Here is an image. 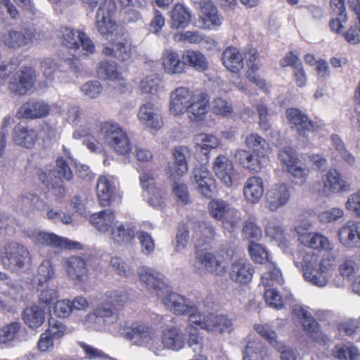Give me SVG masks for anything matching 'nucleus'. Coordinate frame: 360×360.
<instances>
[{"label": "nucleus", "mask_w": 360, "mask_h": 360, "mask_svg": "<svg viewBox=\"0 0 360 360\" xmlns=\"http://www.w3.org/2000/svg\"><path fill=\"white\" fill-rule=\"evenodd\" d=\"M82 322L84 326L94 328L104 326L110 332L120 334L134 345L141 347L148 345V339L155 331L152 326L144 322H134L129 327H127L124 322L120 321L117 313L104 305H98L92 312L86 315Z\"/></svg>", "instance_id": "obj_1"}, {"label": "nucleus", "mask_w": 360, "mask_h": 360, "mask_svg": "<svg viewBox=\"0 0 360 360\" xmlns=\"http://www.w3.org/2000/svg\"><path fill=\"white\" fill-rule=\"evenodd\" d=\"M335 256L324 255L321 259L314 253H305L301 263L304 279L310 284L323 288L329 281V271L334 266Z\"/></svg>", "instance_id": "obj_2"}, {"label": "nucleus", "mask_w": 360, "mask_h": 360, "mask_svg": "<svg viewBox=\"0 0 360 360\" xmlns=\"http://www.w3.org/2000/svg\"><path fill=\"white\" fill-rule=\"evenodd\" d=\"M117 6L114 0H103L99 4L96 14V27L106 40L118 38L124 32L112 20Z\"/></svg>", "instance_id": "obj_3"}, {"label": "nucleus", "mask_w": 360, "mask_h": 360, "mask_svg": "<svg viewBox=\"0 0 360 360\" xmlns=\"http://www.w3.org/2000/svg\"><path fill=\"white\" fill-rule=\"evenodd\" d=\"M100 134L108 146L120 155H126L131 150L127 132L117 124L110 122L101 123Z\"/></svg>", "instance_id": "obj_4"}, {"label": "nucleus", "mask_w": 360, "mask_h": 360, "mask_svg": "<svg viewBox=\"0 0 360 360\" xmlns=\"http://www.w3.org/2000/svg\"><path fill=\"white\" fill-rule=\"evenodd\" d=\"M61 34L63 45L72 51V55L74 57H80V54L77 53L80 47H82V51H84L83 55H88L94 52L95 46L85 33L65 27L62 28Z\"/></svg>", "instance_id": "obj_5"}, {"label": "nucleus", "mask_w": 360, "mask_h": 360, "mask_svg": "<svg viewBox=\"0 0 360 360\" xmlns=\"http://www.w3.org/2000/svg\"><path fill=\"white\" fill-rule=\"evenodd\" d=\"M31 261L28 249L16 243H10L5 248V255L1 257L4 267L13 271L27 267L30 265Z\"/></svg>", "instance_id": "obj_6"}, {"label": "nucleus", "mask_w": 360, "mask_h": 360, "mask_svg": "<svg viewBox=\"0 0 360 360\" xmlns=\"http://www.w3.org/2000/svg\"><path fill=\"white\" fill-rule=\"evenodd\" d=\"M26 234L35 245H41L53 248L76 249L79 245L59 236L53 233L44 231L37 229H27Z\"/></svg>", "instance_id": "obj_7"}, {"label": "nucleus", "mask_w": 360, "mask_h": 360, "mask_svg": "<svg viewBox=\"0 0 360 360\" xmlns=\"http://www.w3.org/2000/svg\"><path fill=\"white\" fill-rule=\"evenodd\" d=\"M193 266L196 271L200 272L201 269H205L216 276H223L227 271V266L224 264L221 257L201 249H197L195 252Z\"/></svg>", "instance_id": "obj_8"}, {"label": "nucleus", "mask_w": 360, "mask_h": 360, "mask_svg": "<svg viewBox=\"0 0 360 360\" xmlns=\"http://www.w3.org/2000/svg\"><path fill=\"white\" fill-rule=\"evenodd\" d=\"M39 34L30 29L11 30L0 34V40L4 46L12 49H19L37 40Z\"/></svg>", "instance_id": "obj_9"}, {"label": "nucleus", "mask_w": 360, "mask_h": 360, "mask_svg": "<svg viewBox=\"0 0 360 360\" xmlns=\"http://www.w3.org/2000/svg\"><path fill=\"white\" fill-rule=\"evenodd\" d=\"M160 299L168 310L177 316L188 314L195 308L194 302L179 293L170 291L169 288Z\"/></svg>", "instance_id": "obj_10"}, {"label": "nucleus", "mask_w": 360, "mask_h": 360, "mask_svg": "<svg viewBox=\"0 0 360 360\" xmlns=\"http://www.w3.org/2000/svg\"><path fill=\"white\" fill-rule=\"evenodd\" d=\"M37 72L32 67H22L11 78L9 89L17 94L25 95L36 82Z\"/></svg>", "instance_id": "obj_11"}, {"label": "nucleus", "mask_w": 360, "mask_h": 360, "mask_svg": "<svg viewBox=\"0 0 360 360\" xmlns=\"http://www.w3.org/2000/svg\"><path fill=\"white\" fill-rule=\"evenodd\" d=\"M138 273L141 282L149 291L155 292L158 297H161L167 292L168 285L160 272L151 268L143 267Z\"/></svg>", "instance_id": "obj_12"}, {"label": "nucleus", "mask_w": 360, "mask_h": 360, "mask_svg": "<svg viewBox=\"0 0 360 360\" xmlns=\"http://www.w3.org/2000/svg\"><path fill=\"white\" fill-rule=\"evenodd\" d=\"M110 46H105L103 49V53L107 56L113 57L120 61H127L132 56V44L130 37L123 32L118 38H113Z\"/></svg>", "instance_id": "obj_13"}, {"label": "nucleus", "mask_w": 360, "mask_h": 360, "mask_svg": "<svg viewBox=\"0 0 360 360\" xmlns=\"http://www.w3.org/2000/svg\"><path fill=\"white\" fill-rule=\"evenodd\" d=\"M290 196V188L288 184H274L266 194V207L271 212H276L289 202Z\"/></svg>", "instance_id": "obj_14"}, {"label": "nucleus", "mask_w": 360, "mask_h": 360, "mask_svg": "<svg viewBox=\"0 0 360 360\" xmlns=\"http://www.w3.org/2000/svg\"><path fill=\"white\" fill-rule=\"evenodd\" d=\"M96 191L99 202L103 207L120 202L122 198L112 177L101 176L97 181Z\"/></svg>", "instance_id": "obj_15"}, {"label": "nucleus", "mask_w": 360, "mask_h": 360, "mask_svg": "<svg viewBox=\"0 0 360 360\" xmlns=\"http://www.w3.org/2000/svg\"><path fill=\"white\" fill-rule=\"evenodd\" d=\"M255 330L264 339H266L270 345L280 352V358L281 360H297L298 352L290 347L285 346L282 342L277 340L276 333L269 328L268 325H255Z\"/></svg>", "instance_id": "obj_16"}, {"label": "nucleus", "mask_w": 360, "mask_h": 360, "mask_svg": "<svg viewBox=\"0 0 360 360\" xmlns=\"http://www.w3.org/2000/svg\"><path fill=\"white\" fill-rule=\"evenodd\" d=\"M6 274L0 273V307L4 309L8 299L18 301L23 298L24 290L19 281H8Z\"/></svg>", "instance_id": "obj_17"}, {"label": "nucleus", "mask_w": 360, "mask_h": 360, "mask_svg": "<svg viewBox=\"0 0 360 360\" xmlns=\"http://www.w3.org/2000/svg\"><path fill=\"white\" fill-rule=\"evenodd\" d=\"M338 240L348 249L360 246V222L349 220L340 227L338 231Z\"/></svg>", "instance_id": "obj_18"}, {"label": "nucleus", "mask_w": 360, "mask_h": 360, "mask_svg": "<svg viewBox=\"0 0 360 360\" xmlns=\"http://www.w3.org/2000/svg\"><path fill=\"white\" fill-rule=\"evenodd\" d=\"M350 185L340 178V174L336 170H329L322 178V184L318 189L320 195L329 196L333 193L348 191Z\"/></svg>", "instance_id": "obj_19"}, {"label": "nucleus", "mask_w": 360, "mask_h": 360, "mask_svg": "<svg viewBox=\"0 0 360 360\" xmlns=\"http://www.w3.org/2000/svg\"><path fill=\"white\" fill-rule=\"evenodd\" d=\"M295 312L301 319L304 330L310 338L321 344H326L328 342V336L321 331L319 323L307 310L300 307L295 309Z\"/></svg>", "instance_id": "obj_20"}, {"label": "nucleus", "mask_w": 360, "mask_h": 360, "mask_svg": "<svg viewBox=\"0 0 360 360\" xmlns=\"http://www.w3.org/2000/svg\"><path fill=\"white\" fill-rule=\"evenodd\" d=\"M191 238L195 243V248L199 249L204 244H208L214 238L215 231L211 223L205 221L189 222Z\"/></svg>", "instance_id": "obj_21"}, {"label": "nucleus", "mask_w": 360, "mask_h": 360, "mask_svg": "<svg viewBox=\"0 0 360 360\" xmlns=\"http://www.w3.org/2000/svg\"><path fill=\"white\" fill-rule=\"evenodd\" d=\"M138 117L146 127L159 129L162 127L160 110L151 102H146L139 107Z\"/></svg>", "instance_id": "obj_22"}, {"label": "nucleus", "mask_w": 360, "mask_h": 360, "mask_svg": "<svg viewBox=\"0 0 360 360\" xmlns=\"http://www.w3.org/2000/svg\"><path fill=\"white\" fill-rule=\"evenodd\" d=\"M200 20L205 29L213 30L222 24L223 18L217 13V8L210 0H202L200 2Z\"/></svg>", "instance_id": "obj_23"}, {"label": "nucleus", "mask_w": 360, "mask_h": 360, "mask_svg": "<svg viewBox=\"0 0 360 360\" xmlns=\"http://www.w3.org/2000/svg\"><path fill=\"white\" fill-rule=\"evenodd\" d=\"M254 269L244 258L235 260L231 266L229 276L231 281L240 284H247L251 281Z\"/></svg>", "instance_id": "obj_24"}, {"label": "nucleus", "mask_w": 360, "mask_h": 360, "mask_svg": "<svg viewBox=\"0 0 360 360\" xmlns=\"http://www.w3.org/2000/svg\"><path fill=\"white\" fill-rule=\"evenodd\" d=\"M204 330L217 334L230 333L234 329L233 320L226 315L208 314Z\"/></svg>", "instance_id": "obj_25"}, {"label": "nucleus", "mask_w": 360, "mask_h": 360, "mask_svg": "<svg viewBox=\"0 0 360 360\" xmlns=\"http://www.w3.org/2000/svg\"><path fill=\"white\" fill-rule=\"evenodd\" d=\"M286 116L292 127L295 128L301 136H305L307 132L314 131L315 128L314 123L297 108L287 110Z\"/></svg>", "instance_id": "obj_26"}, {"label": "nucleus", "mask_w": 360, "mask_h": 360, "mask_svg": "<svg viewBox=\"0 0 360 360\" xmlns=\"http://www.w3.org/2000/svg\"><path fill=\"white\" fill-rule=\"evenodd\" d=\"M194 95L186 87H179L170 94V111L178 115L185 112Z\"/></svg>", "instance_id": "obj_27"}, {"label": "nucleus", "mask_w": 360, "mask_h": 360, "mask_svg": "<svg viewBox=\"0 0 360 360\" xmlns=\"http://www.w3.org/2000/svg\"><path fill=\"white\" fill-rule=\"evenodd\" d=\"M213 169L216 176L226 186H232L234 168L231 161L226 155H219L214 159Z\"/></svg>", "instance_id": "obj_28"}, {"label": "nucleus", "mask_w": 360, "mask_h": 360, "mask_svg": "<svg viewBox=\"0 0 360 360\" xmlns=\"http://www.w3.org/2000/svg\"><path fill=\"white\" fill-rule=\"evenodd\" d=\"M68 276L75 281L82 282L87 278L88 269L85 261L79 257L72 256L63 260Z\"/></svg>", "instance_id": "obj_29"}, {"label": "nucleus", "mask_w": 360, "mask_h": 360, "mask_svg": "<svg viewBox=\"0 0 360 360\" xmlns=\"http://www.w3.org/2000/svg\"><path fill=\"white\" fill-rule=\"evenodd\" d=\"M243 195L250 203L256 204L264 194V181L259 176H252L247 179L243 185Z\"/></svg>", "instance_id": "obj_30"}, {"label": "nucleus", "mask_w": 360, "mask_h": 360, "mask_svg": "<svg viewBox=\"0 0 360 360\" xmlns=\"http://www.w3.org/2000/svg\"><path fill=\"white\" fill-rule=\"evenodd\" d=\"M209 99L205 94L194 95L191 102L186 109L188 118L192 121H200L207 112Z\"/></svg>", "instance_id": "obj_31"}, {"label": "nucleus", "mask_w": 360, "mask_h": 360, "mask_svg": "<svg viewBox=\"0 0 360 360\" xmlns=\"http://www.w3.org/2000/svg\"><path fill=\"white\" fill-rule=\"evenodd\" d=\"M162 340L166 349L173 351H179L185 345L184 334L177 326H171L163 330Z\"/></svg>", "instance_id": "obj_32"}, {"label": "nucleus", "mask_w": 360, "mask_h": 360, "mask_svg": "<svg viewBox=\"0 0 360 360\" xmlns=\"http://www.w3.org/2000/svg\"><path fill=\"white\" fill-rule=\"evenodd\" d=\"M51 107L41 100H32L25 103L20 112L25 118L36 119L46 117L49 114Z\"/></svg>", "instance_id": "obj_33"}, {"label": "nucleus", "mask_w": 360, "mask_h": 360, "mask_svg": "<svg viewBox=\"0 0 360 360\" xmlns=\"http://www.w3.org/2000/svg\"><path fill=\"white\" fill-rule=\"evenodd\" d=\"M135 236V230L129 224H115L110 230V238L118 245L129 244Z\"/></svg>", "instance_id": "obj_34"}, {"label": "nucleus", "mask_w": 360, "mask_h": 360, "mask_svg": "<svg viewBox=\"0 0 360 360\" xmlns=\"http://www.w3.org/2000/svg\"><path fill=\"white\" fill-rule=\"evenodd\" d=\"M13 141L20 146L31 148L37 139V133L33 129L18 124L13 129Z\"/></svg>", "instance_id": "obj_35"}, {"label": "nucleus", "mask_w": 360, "mask_h": 360, "mask_svg": "<svg viewBox=\"0 0 360 360\" xmlns=\"http://www.w3.org/2000/svg\"><path fill=\"white\" fill-rule=\"evenodd\" d=\"M243 56L237 48L229 47L223 52L221 60L227 70L238 73L243 68Z\"/></svg>", "instance_id": "obj_36"}, {"label": "nucleus", "mask_w": 360, "mask_h": 360, "mask_svg": "<svg viewBox=\"0 0 360 360\" xmlns=\"http://www.w3.org/2000/svg\"><path fill=\"white\" fill-rule=\"evenodd\" d=\"M161 60L164 70L168 74H179L184 70V61L181 60L176 52L171 49L164 50Z\"/></svg>", "instance_id": "obj_37"}, {"label": "nucleus", "mask_w": 360, "mask_h": 360, "mask_svg": "<svg viewBox=\"0 0 360 360\" xmlns=\"http://www.w3.org/2000/svg\"><path fill=\"white\" fill-rule=\"evenodd\" d=\"M302 245L316 250L331 252L334 249L333 244L326 236L316 232H311L307 236H303Z\"/></svg>", "instance_id": "obj_38"}, {"label": "nucleus", "mask_w": 360, "mask_h": 360, "mask_svg": "<svg viewBox=\"0 0 360 360\" xmlns=\"http://www.w3.org/2000/svg\"><path fill=\"white\" fill-rule=\"evenodd\" d=\"M244 143L249 150H252L258 157L267 158L270 153L269 143L257 134H251L247 136Z\"/></svg>", "instance_id": "obj_39"}, {"label": "nucleus", "mask_w": 360, "mask_h": 360, "mask_svg": "<svg viewBox=\"0 0 360 360\" xmlns=\"http://www.w3.org/2000/svg\"><path fill=\"white\" fill-rule=\"evenodd\" d=\"M115 214L112 210L105 209L94 213L91 217V223L100 232H106L112 228Z\"/></svg>", "instance_id": "obj_40"}, {"label": "nucleus", "mask_w": 360, "mask_h": 360, "mask_svg": "<svg viewBox=\"0 0 360 360\" xmlns=\"http://www.w3.org/2000/svg\"><path fill=\"white\" fill-rule=\"evenodd\" d=\"M25 323L30 328L36 329L41 326L45 321V311L37 305L26 308L22 313Z\"/></svg>", "instance_id": "obj_41"}, {"label": "nucleus", "mask_w": 360, "mask_h": 360, "mask_svg": "<svg viewBox=\"0 0 360 360\" xmlns=\"http://www.w3.org/2000/svg\"><path fill=\"white\" fill-rule=\"evenodd\" d=\"M191 20L189 10L182 4H176L171 12V27L172 28H185Z\"/></svg>", "instance_id": "obj_42"}, {"label": "nucleus", "mask_w": 360, "mask_h": 360, "mask_svg": "<svg viewBox=\"0 0 360 360\" xmlns=\"http://www.w3.org/2000/svg\"><path fill=\"white\" fill-rule=\"evenodd\" d=\"M189 154V150L186 146H179L174 150L173 155L174 158V173H172L170 177L181 176L188 172V164L186 158Z\"/></svg>", "instance_id": "obj_43"}, {"label": "nucleus", "mask_w": 360, "mask_h": 360, "mask_svg": "<svg viewBox=\"0 0 360 360\" xmlns=\"http://www.w3.org/2000/svg\"><path fill=\"white\" fill-rule=\"evenodd\" d=\"M44 205V201L37 195L25 193L18 200L17 206L25 212L28 213L34 210H39Z\"/></svg>", "instance_id": "obj_44"}, {"label": "nucleus", "mask_w": 360, "mask_h": 360, "mask_svg": "<svg viewBox=\"0 0 360 360\" xmlns=\"http://www.w3.org/2000/svg\"><path fill=\"white\" fill-rule=\"evenodd\" d=\"M97 75L101 79L119 80L121 78V73L114 61L100 62L97 68Z\"/></svg>", "instance_id": "obj_45"}, {"label": "nucleus", "mask_w": 360, "mask_h": 360, "mask_svg": "<svg viewBox=\"0 0 360 360\" xmlns=\"http://www.w3.org/2000/svg\"><path fill=\"white\" fill-rule=\"evenodd\" d=\"M243 360H264L266 352L259 341H248L243 351Z\"/></svg>", "instance_id": "obj_46"}, {"label": "nucleus", "mask_w": 360, "mask_h": 360, "mask_svg": "<svg viewBox=\"0 0 360 360\" xmlns=\"http://www.w3.org/2000/svg\"><path fill=\"white\" fill-rule=\"evenodd\" d=\"M182 58L184 65L188 64L197 70L204 71L207 68V60L204 55L199 51L187 50L184 53Z\"/></svg>", "instance_id": "obj_47"}, {"label": "nucleus", "mask_w": 360, "mask_h": 360, "mask_svg": "<svg viewBox=\"0 0 360 360\" xmlns=\"http://www.w3.org/2000/svg\"><path fill=\"white\" fill-rule=\"evenodd\" d=\"M110 266L119 276L130 278L135 275L136 266L134 263L127 264L122 258L113 257L110 259Z\"/></svg>", "instance_id": "obj_48"}, {"label": "nucleus", "mask_w": 360, "mask_h": 360, "mask_svg": "<svg viewBox=\"0 0 360 360\" xmlns=\"http://www.w3.org/2000/svg\"><path fill=\"white\" fill-rule=\"evenodd\" d=\"M231 207L229 203L221 199L212 200L208 204V210L210 216L215 219L222 221Z\"/></svg>", "instance_id": "obj_49"}, {"label": "nucleus", "mask_w": 360, "mask_h": 360, "mask_svg": "<svg viewBox=\"0 0 360 360\" xmlns=\"http://www.w3.org/2000/svg\"><path fill=\"white\" fill-rule=\"evenodd\" d=\"M333 356L338 360H359L360 352L353 346L336 345L331 351Z\"/></svg>", "instance_id": "obj_50"}, {"label": "nucleus", "mask_w": 360, "mask_h": 360, "mask_svg": "<svg viewBox=\"0 0 360 360\" xmlns=\"http://www.w3.org/2000/svg\"><path fill=\"white\" fill-rule=\"evenodd\" d=\"M55 272L52 263L49 259L44 260L38 267V286L44 287L49 284V281L54 278Z\"/></svg>", "instance_id": "obj_51"}, {"label": "nucleus", "mask_w": 360, "mask_h": 360, "mask_svg": "<svg viewBox=\"0 0 360 360\" xmlns=\"http://www.w3.org/2000/svg\"><path fill=\"white\" fill-rule=\"evenodd\" d=\"M265 269L266 271L263 274L261 278V283L264 286H272L275 283H278L281 277V271L273 262H268Z\"/></svg>", "instance_id": "obj_52"}, {"label": "nucleus", "mask_w": 360, "mask_h": 360, "mask_svg": "<svg viewBox=\"0 0 360 360\" xmlns=\"http://www.w3.org/2000/svg\"><path fill=\"white\" fill-rule=\"evenodd\" d=\"M358 269V264L354 257H345L342 259L338 266L340 274L347 279H350Z\"/></svg>", "instance_id": "obj_53"}, {"label": "nucleus", "mask_w": 360, "mask_h": 360, "mask_svg": "<svg viewBox=\"0 0 360 360\" xmlns=\"http://www.w3.org/2000/svg\"><path fill=\"white\" fill-rule=\"evenodd\" d=\"M188 333V345L194 352L200 351L203 345V337L200 335L199 329L193 325L188 324L186 327Z\"/></svg>", "instance_id": "obj_54"}, {"label": "nucleus", "mask_w": 360, "mask_h": 360, "mask_svg": "<svg viewBox=\"0 0 360 360\" xmlns=\"http://www.w3.org/2000/svg\"><path fill=\"white\" fill-rule=\"evenodd\" d=\"M19 322H12L0 328V345L13 341L20 330Z\"/></svg>", "instance_id": "obj_55"}, {"label": "nucleus", "mask_w": 360, "mask_h": 360, "mask_svg": "<svg viewBox=\"0 0 360 360\" xmlns=\"http://www.w3.org/2000/svg\"><path fill=\"white\" fill-rule=\"evenodd\" d=\"M136 236L141 245V252L146 255L152 254L155 250V244L151 235L141 230L136 233Z\"/></svg>", "instance_id": "obj_56"}, {"label": "nucleus", "mask_w": 360, "mask_h": 360, "mask_svg": "<svg viewBox=\"0 0 360 360\" xmlns=\"http://www.w3.org/2000/svg\"><path fill=\"white\" fill-rule=\"evenodd\" d=\"M196 144L201 150H208L217 148L219 144V140L214 136L208 134H200L195 137Z\"/></svg>", "instance_id": "obj_57"}, {"label": "nucleus", "mask_w": 360, "mask_h": 360, "mask_svg": "<svg viewBox=\"0 0 360 360\" xmlns=\"http://www.w3.org/2000/svg\"><path fill=\"white\" fill-rule=\"evenodd\" d=\"M38 292L39 302L46 306L50 305L58 297V290L53 287L49 286V284H46L44 287L39 286Z\"/></svg>", "instance_id": "obj_58"}, {"label": "nucleus", "mask_w": 360, "mask_h": 360, "mask_svg": "<svg viewBox=\"0 0 360 360\" xmlns=\"http://www.w3.org/2000/svg\"><path fill=\"white\" fill-rule=\"evenodd\" d=\"M278 159L287 171L298 163L295 153L290 148H284L279 152Z\"/></svg>", "instance_id": "obj_59"}, {"label": "nucleus", "mask_w": 360, "mask_h": 360, "mask_svg": "<svg viewBox=\"0 0 360 360\" xmlns=\"http://www.w3.org/2000/svg\"><path fill=\"white\" fill-rule=\"evenodd\" d=\"M161 79L155 74L145 77L140 82L139 88L144 94H154L157 91Z\"/></svg>", "instance_id": "obj_60"}, {"label": "nucleus", "mask_w": 360, "mask_h": 360, "mask_svg": "<svg viewBox=\"0 0 360 360\" xmlns=\"http://www.w3.org/2000/svg\"><path fill=\"white\" fill-rule=\"evenodd\" d=\"M248 251L252 259L255 262L262 264L268 261V252L262 245L251 242Z\"/></svg>", "instance_id": "obj_61"}, {"label": "nucleus", "mask_w": 360, "mask_h": 360, "mask_svg": "<svg viewBox=\"0 0 360 360\" xmlns=\"http://www.w3.org/2000/svg\"><path fill=\"white\" fill-rule=\"evenodd\" d=\"M45 331L54 339L58 340L65 335L66 326L60 321L50 319L49 320V328Z\"/></svg>", "instance_id": "obj_62"}, {"label": "nucleus", "mask_w": 360, "mask_h": 360, "mask_svg": "<svg viewBox=\"0 0 360 360\" xmlns=\"http://www.w3.org/2000/svg\"><path fill=\"white\" fill-rule=\"evenodd\" d=\"M188 233L189 229L188 226H186L185 224L179 226L176 236V243L174 246L176 252H180L186 248L189 238Z\"/></svg>", "instance_id": "obj_63"}, {"label": "nucleus", "mask_w": 360, "mask_h": 360, "mask_svg": "<svg viewBox=\"0 0 360 360\" xmlns=\"http://www.w3.org/2000/svg\"><path fill=\"white\" fill-rule=\"evenodd\" d=\"M240 220V212L238 210L231 207L228 214L223 220L222 224L224 229L229 231H232L233 229L239 224Z\"/></svg>", "instance_id": "obj_64"}]
</instances>
